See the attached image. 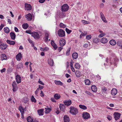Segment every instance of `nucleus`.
I'll list each match as a JSON object with an SVG mask.
<instances>
[{
    "label": "nucleus",
    "instance_id": "47",
    "mask_svg": "<svg viewBox=\"0 0 122 122\" xmlns=\"http://www.w3.org/2000/svg\"><path fill=\"white\" fill-rule=\"evenodd\" d=\"M66 31L67 34H69L72 32L71 30H69L68 29L66 28Z\"/></svg>",
    "mask_w": 122,
    "mask_h": 122
},
{
    "label": "nucleus",
    "instance_id": "55",
    "mask_svg": "<svg viewBox=\"0 0 122 122\" xmlns=\"http://www.w3.org/2000/svg\"><path fill=\"white\" fill-rule=\"evenodd\" d=\"M6 71V69L5 68H3L1 70H0V72L2 73L3 72H4Z\"/></svg>",
    "mask_w": 122,
    "mask_h": 122
},
{
    "label": "nucleus",
    "instance_id": "46",
    "mask_svg": "<svg viewBox=\"0 0 122 122\" xmlns=\"http://www.w3.org/2000/svg\"><path fill=\"white\" fill-rule=\"evenodd\" d=\"M85 93L90 96H92L93 95L91 92L87 91H86L85 92Z\"/></svg>",
    "mask_w": 122,
    "mask_h": 122
},
{
    "label": "nucleus",
    "instance_id": "2",
    "mask_svg": "<svg viewBox=\"0 0 122 122\" xmlns=\"http://www.w3.org/2000/svg\"><path fill=\"white\" fill-rule=\"evenodd\" d=\"M69 6L67 4L63 5L61 7V10L62 12H66L69 9Z\"/></svg>",
    "mask_w": 122,
    "mask_h": 122
},
{
    "label": "nucleus",
    "instance_id": "16",
    "mask_svg": "<svg viewBox=\"0 0 122 122\" xmlns=\"http://www.w3.org/2000/svg\"><path fill=\"white\" fill-rule=\"evenodd\" d=\"M117 93V90L115 88H113L111 91V94L114 95H115Z\"/></svg>",
    "mask_w": 122,
    "mask_h": 122
},
{
    "label": "nucleus",
    "instance_id": "27",
    "mask_svg": "<svg viewBox=\"0 0 122 122\" xmlns=\"http://www.w3.org/2000/svg\"><path fill=\"white\" fill-rule=\"evenodd\" d=\"M43 110L42 109H41L40 110H38L37 112L38 114L40 115H43Z\"/></svg>",
    "mask_w": 122,
    "mask_h": 122
},
{
    "label": "nucleus",
    "instance_id": "54",
    "mask_svg": "<svg viewBox=\"0 0 122 122\" xmlns=\"http://www.w3.org/2000/svg\"><path fill=\"white\" fill-rule=\"evenodd\" d=\"M81 34L82 36H84L87 34V32L85 31L84 33H82Z\"/></svg>",
    "mask_w": 122,
    "mask_h": 122
},
{
    "label": "nucleus",
    "instance_id": "41",
    "mask_svg": "<svg viewBox=\"0 0 122 122\" xmlns=\"http://www.w3.org/2000/svg\"><path fill=\"white\" fill-rule=\"evenodd\" d=\"M60 26L61 28H65L66 27V25L61 23L60 24Z\"/></svg>",
    "mask_w": 122,
    "mask_h": 122
},
{
    "label": "nucleus",
    "instance_id": "40",
    "mask_svg": "<svg viewBox=\"0 0 122 122\" xmlns=\"http://www.w3.org/2000/svg\"><path fill=\"white\" fill-rule=\"evenodd\" d=\"M101 41L102 43H105L107 42V40L106 39L103 38L101 40Z\"/></svg>",
    "mask_w": 122,
    "mask_h": 122
},
{
    "label": "nucleus",
    "instance_id": "34",
    "mask_svg": "<svg viewBox=\"0 0 122 122\" xmlns=\"http://www.w3.org/2000/svg\"><path fill=\"white\" fill-rule=\"evenodd\" d=\"M4 31L5 33H8L9 32L10 30L8 28L6 27L4 28Z\"/></svg>",
    "mask_w": 122,
    "mask_h": 122
},
{
    "label": "nucleus",
    "instance_id": "12",
    "mask_svg": "<svg viewBox=\"0 0 122 122\" xmlns=\"http://www.w3.org/2000/svg\"><path fill=\"white\" fill-rule=\"evenodd\" d=\"M65 105L67 106H69L70 105L71 103V100H66L63 102Z\"/></svg>",
    "mask_w": 122,
    "mask_h": 122
},
{
    "label": "nucleus",
    "instance_id": "3",
    "mask_svg": "<svg viewBox=\"0 0 122 122\" xmlns=\"http://www.w3.org/2000/svg\"><path fill=\"white\" fill-rule=\"evenodd\" d=\"M58 36L61 37H63L65 36V31L62 29H60L58 32Z\"/></svg>",
    "mask_w": 122,
    "mask_h": 122
},
{
    "label": "nucleus",
    "instance_id": "43",
    "mask_svg": "<svg viewBox=\"0 0 122 122\" xmlns=\"http://www.w3.org/2000/svg\"><path fill=\"white\" fill-rule=\"evenodd\" d=\"M75 68L77 69H79L80 68V65L78 63H76L75 64Z\"/></svg>",
    "mask_w": 122,
    "mask_h": 122
},
{
    "label": "nucleus",
    "instance_id": "21",
    "mask_svg": "<svg viewBox=\"0 0 122 122\" xmlns=\"http://www.w3.org/2000/svg\"><path fill=\"white\" fill-rule=\"evenodd\" d=\"M109 43L112 46H115L116 44V42L115 40L113 39L111 40L109 42Z\"/></svg>",
    "mask_w": 122,
    "mask_h": 122
},
{
    "label": "nucleus",
    "instance_id": "19",
    "mask_svg": "<svg viewBox=\"0 0 122 122\" xmlns=\"http://www.w3.org/2000/svg\"><path fill=\"white\" fill-rule=\"evenodd\" d=\"M97 87L95 85H93L91 86V89L94 92H95L97 91Z\"/></svg>",
    "mask_w": 122,
    "mask_h": 122
},
{
    "label": "nucleus",
    "instance_id": "26",
    "mask_svg": "<svg viewBox=\"0 0 122 122\" xmlns=\"http://www.w3.org/2000/svg\"><path fill=\"white\" fill-rule=\"evenodd\" d=\"M55 83L56 85H59L62 86L63 84L62 82L60 81H56L55 80Z\"/></svg>",
    "mask_w": 122,
    "mask_h": 122
},
{
    "label": "nucleus",
    "instance_id": "7",
    "mask_svg": "<svg viewBox=\"0 0 122 122\" xmlns=\"http://www.w3.org/2000/svg\"><path fill=\"white\" fill-rule=\"evenodd\" d=\"M121 114L118 112H115L114 113L115 119L117 120L120 118Z\"/></svg>",
    "mask_w": 122,
    "mask_h": 122
},
{
    "label": "nucleus",
    "instance_id": "9",
    "mask_svg": "<svg viewBox=\"0 0 122 122\" xmlns=\"http://www.w3.org/2000/svg\"><path fill=\"white\" fill-rule=\"evenodd\" d=\"M25 10H30L31 9L32 7L30 4H25Z\"/></svg>",
    "mask_w": 122,
    "mask_h": 122
},
{
    "label": "nucleus",
    "instance_id": "37",
    "mask_svg": "<svg viewBox=\"0 0 122 122\" xmlns=\"http://www.w3.org/2000/svg\"><path fill=\"white\" fill-rule=\"evenodd\" d=\"M27 120L28 122H32L33 121V119H32L30 117H28L27 118Z\"/></svg>",
    "mask_w": 122,
    "mask_h": 122
},
{
    "label": "nucleus",
    "instance_id": "64",
    "mask_svg": "<svg viewBox=\"0 0 122 122\" xmlns=\"http://www.w3.org/2000/svg\"><path fill=\"white\" fill-rule=\"evenodd\" d=\"M40 94L41 95V97H42L44 96V94L43 92L42 91H41V92Z\"/></svg>",
    "mask_w": 122,
    "mask_h": 122
},
{
    "label": "nucleus",
    "instance_id": "18",
    "mask_svg": "<svg viewBox=\"0 0 122 122\" xmlns=\"http://www.w3.org/2000/svg\"><path fill=\"white\" fill-rule=\"evenodd\" d=\"M64 122H69L70 120L68 117L66 115H65L64 117Z\"/></svg>",
    "mask_w": 122,
    "mask_h": 122
},
{
    "label": "nucleus",
    "instance_id": "36",
    "mask_svg": "<svg viewBox=\"0 0 122 122\" xmlns=\"http://www.w3.org/2000/svg\"><path fill=\"white\" fill-rule=\"evenodd\" d=\"M1 56L2 57L1 59L2 60H6L7 59V57L6 55L5 54H2L1 55Z\"/></svg>",
    "mask_w": 122,
    "mask_h": 122
},
{
    "label": "nucleus",
    "instance_id": "15",
    "mask_svg": "<svg viewBox=\"0 0 122 122\" xmlns=\"http://www.w3.org/2000/svg\"><path fill=\"white\" fill-rule=\"evenodd\" d=\"M16 58L17 61H19L21 60V59L22 58V56L20 53H19L16 56Z\"/></svg>",
    "mask_w": 122,
    "mask_h": 122
},
{
    "label": "nucleus",
    "instance_id": "38",
    "mask_svg": "<svg viewBox=\"0 0 122 122\" xmlns=\"http://www.w3.org/2000/svg\"><path fill=\"white\" fill-rule=\"evenodd\" d=\"M23 66L22 64L21 63H19L17 66V69H19L22 68Z\"/></svg>",
    "mask_w": 122,
    "mask_h": 122
},
{
    "label": "nucleus",
    "instance_id": "58",
    "mask_svg": "<svg viewBox=\"0 0 122 122\" xmlns=\"http://www.w3.org/2000/svg\"><path fill=\"white\" fill-rule=\"evenodd\" d=\"M13 90L14 92H15L17 90V87H13Z\"/></svg>",
    "mask_w": 122,
    "mask_h": 122
},
{
    "label": "nucleus",
    "instance_id": "52",
    "mask_svg": "<svg viewBox=\"0 0 122 122\" xmlns=\"http://www.w3.org/2000/svg\"><path fill=\"white\" fill-rule=\"evenodd\" d=\"M117 45L119 46H121L122 45V42L121 41H119L117 42Z\"/></svg>",
    "mask_w": 122,
    "mask_h": 122
},
{
    "label": "nucleus",
    "instance_id": "29",
    "mask_svg": "<svg viewBox=\"0 0 122 122\" xmlns=\"http://www.w3.org/2000/svg\"><path fill=\"white\" fill-rule=\"evenodd\" d=\"M48 63L50 66H52L54 63L52 59H51L48 61Z\"/></svg>",
    "mask_w": 122,
    "mask_h": 122
},
{
    "label": "nucleus",
    "instance_id": "24",
    "mask_svg": "<svg viewBox=\"0 0 122 122\" xmlns=\"http://www.w3.org/2000/svg\"><path fill=\"white\" fill-rule=\"evenodd\" d=\"M75 74L76 77L78 78L80 77L81 75V72L78 71H76Z\"/></svg>",
    "mask_w": 122,
    "mask_h": 122
},
{
    "label": "nucleus",
    "instance_id": "13",
    "mask_svg": "<svg viewBox=\"0 0 122 122\" xmlns=\"http://www.w3.org/2000/svg\"><path fill=\"white\" fill-rule=\"evenodd\" d=\"M51 44L52 46L53 47L54 50H56L57 49V45L55 44L53 41L51 40Z\"/></svg>",
    "mask_w": 122,
    "mask_h": 122
},
{
    "label": "nucleus",
    "instance_id": "57",
    "mask_svg": "<svg viewBox=\"0 0 122 122\" xmlns=\"http://www.w3.org/2000/svg\"><path fill=\"white\" fill-rule=\"evenodd\" d=\"M38 82L39 83L41 84H42L43 85H44V84L42 82V81H40V79H39Z\"/></svg>",
    "mask_w": 122,
    "mask_h": 122
},
{
    "label": "nucleus",
    "instance_id": "14",
    "mask_svg": "<svg viewBox=\"0 0 122 122\" xmlns=\"http://www.w3.org/2000/svg\"><path fill=\"white\" fill-rule=\"evenodd\" d=\"M7 47V45L4 43L1 44L0 46V48H1L2 50H3L6 49Z\"/></svg>",
    "mask_w": 122,
    "mask_h": 122
},
{
    "label": "nucleus",
    "instance_id": "31",
    "mask_svg": "<svg viewBox=\"0 0 122 122\" xmlns=\"http://www.w3.org/2000/svg\"><path fill=\"white\" fill-rule=\"evenodd\" d=\"M85 82L86 85H88L90 84V81L88 79H85Z\"/></svg>",
    "mask_w": 122,
    "mask_h": 122
},
{
    "label": "nucleus",
    "instance_id": "32",
    "mask_svg": "<svg viewBox=\"0 0 122 122\" xmlns=\"http://www.w3.org/2000/svg\"><path fill=\"white\" fill-rule=\"evenodd\" d=\"M46 110L45 111V112L46 113H49L51 111V109L48 107H47L46 108H45Z\"/></svg>",
    "mask_w": 122,
    "mask_h": 122
},
{
    "label": "nucleus",
    "instance_id": "20",
    "mask_svg": "<svg viewBox=\"0 0 122 122\" xmlns=\"http://www.w3.org/2000/svg\"><path fill=\"white\" fill-rule=\"evenodd\" d=\"M54 97L55 99L58 100L60 98L61 96L59 94L56 93L54 94Z\"/></svg>",
    "mask_w": 122,
    "mask_h": 122
},
{
    "label": "nucleus",
    "instance_id": "5",
    "mask_svg": "<svg viewBox=\"0 0 122 122\" xmlns=\"http://www.w3.org/2000/svg\"><path fill=\"white\" fill-rule=\"evenodd\" d=\"M59 42L60 46L62 47L64 46L66 43L65 40L63 38L61 39L59 41Z\"/></svg>",
    "mask_w": 122,
    "mask_h": 122
},
{
    "label": "nucleus",
    "instance_id": "61",
    "mask_svg": "<svg viewBox=\"0 0 122 122\" xmlns=\"http://www.w3.org/2000/svg\"><path fill=\"white\" fill-rule=\"evenodd\" d=\"M39 88H37L36 90L35 91V94L36 95H37L38 92L39 91Z\"/></svg>",
    "mask_w": 122,
    "mask_h": 122
},
{
    "label": "nucleus",
    "instance_id": "11",
    "mask_svg": "<svg viewBox=\"0 0 122 122\" xmlns=\"http://www.w3.org/2000/svg\"><path fill=\"white\" fill-rule=\"evenodd\" d=\"M11 39L13 40H14L15 38L16 35L14 32H11L10 33Z\"/></svg>",
    "mask_w": 122,
    "mask_h": 122
},
{
    "label": "nucleus",
    "instance_id": "56",
    "mask_svg": "<svg viewBox=\"0 0 122 122\" xmlns=\"http://www.w3.org/2000/svg\"><path fill=\"white\" fill-rule=\"evenodd\" d=\"M59 15L63 17H65V15H64L63 13V12H61L60 13Z\"/></svg>",
    "mask_w": 122,
    "mask_h": 122
},
{
    "label": "nucleus",
    "instance_id": "25",
    "mask_svg": "<svg viewBox=\"0 0 122 122\" xmlns=\"http://www.w3.org/2000/svg\"><path fill=\"white\" fill-rule=\"evenodd\" d=\"M19 109L21 113V116H22V115H23L24 114V108L20 106L19 107Z\"/></svg>",
    "mask_w": 122,
    "mask_h": 122
},
{
    "label": "nucleus",
    "instance_id": "50",
    "mask_svg": "<svg viewBox=\"0 0 122 122\" xmlns=\"http://www.w3.org/2000/svg\"><path fill=\"white\" fill-rule=\"evenodd\" d=\"M46 40V41H48V34L47 33H46L45 34Z\"/></svg>",
    "mask_w": 122,
    "mask_h": 122
},
{
    "label": "nucleus",
    "instance_id": "28",
    "mask_svg": "<svg viewBox=\"0 0 122 122\" xmlns=\"http://www.w3.org/2000/svg\"><path fill=\"white\" fill-rule=\"evenodd\" d=\"M6 42L7 43L10 45H14L15 44V42L14 41H11L9 40H7Z\"/></svg>",
    "mask_w": 122,
    "mask_h": 122
},
{
    "label": "nucleus",
    "instance_id": "49",
    "mask_svg": "<svg viewBox=\"0 0 122 122\" xmlns=\"http://www.w3.org/2000/svg\"><path fill=\"white\" fill-rule=\"evenodd\" d=\"M13 87H17L16 82L15 81H14L12 84Z\"/></svg>",
    "mask_w": 122,
    "mask_h": 122
},
{
    "label": "nucleus",
    "instance_id": "59",
    "mask_svg": "<svg viewBox=\"0 0 122 122\" xmlns=\"http://www.w3.org/2000/svg\"><path fill=\"white\" fill-rule=\"evenodd\" d=\"M63 47H59L58 49V50L59 51V52H60L63 49Z\"/></svg>",
    "mask_w": 122,
    "mask_h": 122
},
{
    "label": "nucleus",
    "instance_id": "10",
    "mask_svg": "<svg viewBox=\"0 0 122 122\" xmlns=\"http://www.w3.org/2000/svg\"><path fill=\"white\" fill-rule=\"evenodd\" d=\"M25 17L28 21H30L32 19V15L30 14L29 13L25 15Z\"/></svg>",
    "mask_w": 122,
    "mask_h": 122
},
{
    "label": "nucleus",
    "instance_id": "30",
    "mask_svg": "<svg viewBox=\"0 0 122 122\" xmlns=\"http://www.w3.org/2000/svg\"><path fill=\"white\" fill-rule=\"evenodd\" d=\"M22 26L23 28L25 29H26L28 27L29 25L28 24L25 23L23 24Z\"/></svg>",
    "mask_w": 122,
    "mask_h": 122
},
{
    "label": "nucleus",
    "instance_id": "62",
    "mask_svg": "<svg viewBox=\"0 0 122 122\" xmlns=\"http://www.w3.org/2000/svg\"><path fill=\"white\" fill-rule=\"evenodd\" d=\"M83 47L85 48H86L88 46V44H85L83 45Z\"/></svg>",
    "mask_w": 122,
    "mask_h": 122
},
{
    "label": "nucleus",
    "instance_id": "8",
    "mask_svg": "<svg viewBox=\"0 0 122 122\" xmlns=\"http://www.w3.org/2000/svg\"><path fill=\"white\" fill-rule=\"evenodd\" d=\"M15 79L18 84L21 82V78L20 75L17 74L15 76Z\"/></svg>",
    "mask_w": 122,
    "mask_h": 122
},
{
    "label": "nucleus",
    "instance_id": "45",
    "mask_svg": "<svg viewBox=\"0 0 122 122\" xmlns=\"http://www.w3.org/2000/svg\"><path fill=\"white\" fill-rule=\"evenodd\" d=\"M31 100L32 102H34L35 103L36 102V99L33 96H31Z\"/></svg>",
    "mask_w": 122,
    "mask_h": 122
},
{
    "label": "nucleus",
    "instance_id": "60",
    "mask_svg": "<svg viewBox=\"0 0 122 122\" xmlns=\"http://www.w3.org/2000/svg\"><path fill=\"white\" fill-rule=\"evenodd\" d=\"M107 119L109 120H110L112 119V117L109 116H107Z\"/></svg>",
    "mask_w": 122,
    "mask_h": 122
},
{
    "label": "nucleus",
    "instance_id": "22",
    "mask_svg": "<svg viewBox=\"0 0 122 122\" xmlns=\"http://www.w3.org/2000/svg\"><path fill=\"white\" fill-rule=\"evenodd\" d=\"M59 108L61 111H63L65 109L64 105L63 104H60L59 106Z\"/></svg>",
    "mask_w": 122,
    "mask_h": 122
},
{
    "label": "nucleus",
    "instance_id": "33",
    "mask_svg": "<svg viewBox=\"0 0 122 122\" xmlns=\"http://www.w3.org/2000/svg\"><path fill=\"white\" fill-rule=\"evenodd\" d=\"M107 91L106 87L103 86L102 87V91L103 93H105Z\"/></svg>",
    "mask_w": 122,
    "mask_h": 122
},
{
    "label": "nucleus",
    "instance_id": "42",
    "mask_svg": "<svg viewBox=\"0 0 122 122\" xmlns=\"http://www.w3.org/2000/svg\"><path fill=\"white\" fill-rule=\"evenodd\" d=\"M100 40L97 38H94L93 40V42L94 43H97Z\"/></svg>",
    "mask_w": 122,
    "mask_h": 122
},
{
    "label": "nucleus",
    "instance_id": "53",
    "mask_svg": "<svg viewBox=\"0 0 122 122\" xmlns=\"http://www.w3.org/2000/svg\"><path fill=\"white\" fill-rule=\"evenodd\" d=\"M105 35V34L104 33H101V34H100L98 36V37H99L101 38V37H103V36H104Z\"/></svg>",
    "mask_w": 122,
    "mask_h": 122
},
{
    "label": "nucleus",
    "instance_id": "6",
    "mask_svg": "<svg viewBox=\"0 0 122 122\" xmlns=\"http://www.w3.org/2000/svg\"><path fill=\"white\" fill-rule=\"evenodd\" d=\"M32 36L36 39H38L40 37L39 34L36 32H33L32 34Z\"/></svg>",
    "mask_w": 122,
    "mask_h": 122
},
{
    "label": "nucleus",
    "instance_id": "1",
    "mask_svg": "<svg viewBox=\"0 0 122 122\" xmlns=\"http://www.w3.org/2000/svg\"><path fill=\"white\" fill-rule=\"evenodd\" d=\"M70 112L72 114L75 115L78 112L77 109L74 107H70Z\"/></svg>",
    "mask_w": 122,
    "mask_h": 122
},
{
    "label": "nucleus",
    "instance_id": "44",
    "mask_svg": "<svg viewBox=\"0 0 122 122\" xmlns=\"http://www.w3.org/2000/svg\"><path fill=\"white\" fill-rule=\"evenodd\" d=\"M70 48H68L66 52V54L67 56H68L69 55L70 53Z\"/></svg>",
    "mask_w": 122,
    "mask_h": 122
},
{
    "label": "nucleus",
    "instance_id": "51",
    "mask_svg": "<svg viewBox=\"0 0 122 122\" xmlns=\"http://www.w3.org/2000/svg\"><path fill=\"white\" fill-rule=\"evenodd\" d=\"M92 37V36L91 35H88L86 36V39L88 40L90 39Z\"/></svg>",
    "mask_w": 122,
    "mask_h": 122
},
{
    "label": "nucleus",
    "instance_id": "4",
    "mask_svg": "<svg viewBox=\"0 0 122 122\" xmlns=\"http://www.w3.org/2000/svg\"><path fill=\"white\" fill-rule=\"evenodd\" d=\"M83 118L85 120L88 119L90 117V116L89 113L87 112H84L82 114Z\"/></svg>",
    "mask_w": 122,
    "mask_h": 122
},
{
    "label": "nucleus",
    "instance_id": "17",
    "mask_svg": "<svg viewBox=\"0 0 122 122\" xmlns=\"http://www.w3.org/2000/svg\"><path fill=\"white\" fill-rule=\"evenodd\" d=\"M78 55L76 52L73 53L72 55V57L74 59H76L78 57Z\"/></svg>",
    "mask_w": 122,
    "mask_h": 122
},
{
    "label": "nucleus",
    "instance_id": "63",
    "mask_svg": "<svg viewBox=\"0 0 122 122\" xmlns=\"http://www.w3.org/2000/svg\"><path fill=\"white\" fill-rule=\"evenodd\" d=\"M25 32L30 34H31V32L30 30H26L25 31Z\"/></svg>",
    "mask_w": 122,
    "mask_h": 122
},
{
    "label": "nucleus",
    "instance_id": "23",
    "mask_svg": "<svg viewBox=\"0 0 122 122\" xmlns=\"http://www.w3.org/2000/svg\"><path fill=\"white\" fill-rule=\"evenodd\" d=\"M100 16L101 18L102 19V20L104 22H106V19L104 16V15L102 13H100Z\"/></svg>",
    "mask_w": 122,
    "mask_h": 122
},
{
    "label": "nucleus",
    "instance_id": "35",
    "mask_svg": "<svg viewBox=\"0 0 122 122\" xmlns=\"http://www.w3.org/2000/svg\"><path fill=\"white\" fill-rule=\"evenodd\" d=\"M79 106L80 108L83 110H86L87 108L84 105H79Z\"/></svg>",
    "mask_w": 122,
    "mask_h": 122
},
{
    "label": "nucleus",
    "instance_id": "39",
    "mask_svg": "<svg viewBox=\"0 0 122 122\" xmlns=\"http://www.w3.org/2000/svg\"><path fill=\"white\" fill-rule=\"evenodd\" d=\"M40 50L41 51H46L49 50V48L48 47H46L44 48H42L41 47L40 49Z\"/></svg>",
    "mask_w": 122,
    "mask_h": 122
},
{
    "label": "nucleus",
    "instance_id": "48",
    "mask_svg": "<svg viewBox=\"0 0 122 122\" xmlns=\"http://www.w3.org/2000/svg\"><path fill=\"white\" fill-rule=\"evenodd\" d=\"M82 22L84 24H90V22H89L87 21L84 20H82Z\"/></svg>",
    "mask_w": 122,
    "mask_h": 122
}]
</instances>
